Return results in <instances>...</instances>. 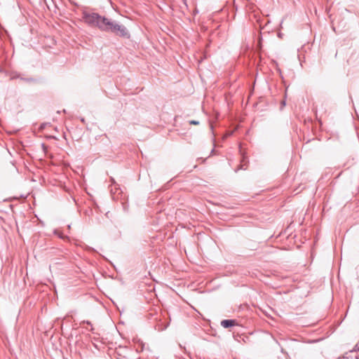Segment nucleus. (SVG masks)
Segmentation results:
<instances>
[{
  "label": "nucleus",
  "mask_w": 359,
  "mask_h": 359,
  "mask_svg": "<svg viewBox=\"0 0 359 359\" xmlns=\"http://www.w3.org/2000/svg\"><path fill=\"white\" fill-rule=\"evenodd\" d=\"M83 20L90 27H96L103 31L107 18L97 13H90L87 11L82 12Z\"/></svg>",
  "instance_id": "1"
},
{
  "label": "nucleus",
  "mask_w": 359,
  "mask_h": 359,
  "mask_svg": "<svg viewBox=\"0 0 359 359\" xmlns=\"http://www.w3.org/2000/svg\"><path fill=\"white\" fill-rule=\"evenodd\" d=\"M103 32H111L124 39H130V34L126 26L107 18Z\"/></svg>",
  "instance_id": "2"
},
{
  "label": "nucleus",
  "mask_w": 359,
  "mask_h": 359,
  "mask_svg": "<svg viewBox=\"0 0 359 359\" xmlns=\"http://www.w3.org/2000/svg\"><path fill=\"white\" fill-rule=\"evenodd\" d=\"M236 320H233V319H226V320H222V322H221V325L224 328L231 327L236 325Z\"/></svg>",
  "instance_id": "3"
},
{
  "label": "nucleus",
  "mask_w": 359,
  "mask_h": 359,
  "mask_svg": "<svg viewBox=\"0 0 359 359\" xmlns=\"http://www.w3.org/2000/svg\"><path fill=\"white\" fill-rule=\"evenodd\" d=\"M110 182H111V185H114V187H114L115 191H114V189L111 188V194H115L116 192L119 189V185L118 184H116L115 180L113 177L110 178Z\"/></svg>",
  "instance_id": "4"
},
{
  "label": "nucleus",
  "mask_w": 359,
  "mask_h": 359,
  "mask_svg": "<svg viewBox=\"0 0 359 359\" xmlns=\"http://www.w3.org/2000/svg\"><path fill=\"white\" fill-rule=\"evenodd\" d=\"M359 351V344H356L350 351L351 353Z\"/></svg>",
  "instance_id": "5"
},
{
  "label": "nucleus",
  "mask_w": 359,
  "mask_h": 359,
  "mask_svg": "<svg viewBox=\"0 0 359 359\" xmlns=\"http://www.w3.org/2000/svg\"><path fill=\"white\" fill-rule=\"evenodd\" d=\"M189 123L191 125H198L199 124V121H195V120H191V121H189Z\"/></svg>",
  "instance_id": "6"
},
{
  "label": "nucleus",
  "mask_w": 359,
  "mask_h": 359,
  "mask_svg": "<svg viewBox=\"0 0 359 359\" xmlns=\"http://www.w3.org/2000/svg\"><path fill=\"white\" fill-rule=\"evenodd\" d=\"M41 147L43 148V151L46 152L47 151V149H48L47 146L45 144H42Z\"/></svg>",
  "instance_id": "7"
},
{
  "label": "nucleus",
  "mask_w": 359,
  "mask_h": 359,
  "mask_svg": "<svg viewBox=\"0 0 359 359\" xmlns=\"http://www.w3.org/2000/svg\"><path fill=\"white\" fill-rule=\"evenodd\" d=\"M54 233L58 235L60 238H63V236L61 234L58 233V231L57 230L54 231Z\"/></svg>",
  "instance_id": "8"
},
{
  "label": "nucleus",
  "mask_w": 359,
  "mask_h": 359,
  "mask_svg": "<svg viewBox=\"0 0 359 359\" xmlns=\"http://www.w3.org/2000/svg\"><path fill=\"white\" fill-rule=\"evenodd\" d=\"M348 353H346L344 355H343V358H346L348 359Z\"/></svg>",
  "instance_id": "9"
},
{
  "label": "nucleus",
  "mask_w": 359,
  "mask_h": 359,
  "mask_svg": "<svg viewBox=\"0 0 359 359\" xmlns=\"http://www.w3.org/2000/svg\"><path fill=\"white\" fill-rule=\"evenodd\" d=\"M83 323H86V324H88V325H91L90 322H89V321H88V320H87V321H83Z\"/></svg>",
  "instance_id": "10"
},
{
  "label": "nucleus",
  "mask_w": 359,
  "mask_h": 359,
  "mask_svg": "<svg viewBox=\"0 0 359 359\" xmlns=\"http://www.w3.org/2000/svg\"><path fill=\"white\" fill-rule=\"evenodd\" d=\"M31 80H32V79H25V78H24V79H23V81H31Z\"/></svg>",
  "instance_id": "11"
},
{
  "label": "nucleus",
  "mask_w": 359,
  "mask_h": 359,
  "mask_svg": "<svg viewBox=\"0 0 359 359\" xmlns=\"http://www.w3.org/2000/svg\"><path fill=\"white\" fill-rule=\"evenodd\" d=\"M241 168H242V166H240L238 169H236V170H235V172H238V170L239 169H241Z\"/></svg>",
  "instance_id": "12"
},
{
  "label": "nucleus",
  "mask_w": 359,
  "mask_h": 359,
  "mask_svg": "<svg viewBox=\"0 0 359 359\" xmlns=\"http://www.w3.org/2000/svg\"><path fill=\"white\" fill-rule=\"evenodd\" d=\"M48 138L55 139V136H49Z\"/></svg>",
  "instance_id": "13"
},
{
  "label": "nucleus",
  "mask_w": 359,
  "mask_h": 359,
  "mask_svg": "<svg viewBox=\"0 0 359 359\" xmlns=\"http://www.w3.org/2000/svg\"><path fill=\"white\" fill-rule=\"evenodd\" d=\"M282 104H283V105H285V101H283V102H282Z\"/></svg>",
  "instance_id": "14"
},
{
  "label": "nucleus",
  "mask_w": 359,
  "mask_h": 359,
  "mask_svg": "<svg viewBox=\"0 0 359 359\" xmlns=\"http://www.w3.org/2000/svg\"><path fill=\"white\" fill-rule=\"evenodd\" d=\"M143 348H144V344H142L141 351H143Z\"/></svg>",
  "instance_id": "15"
},
{
  "label": "nucleus",
  "mask_w": 359,
  "mask_h": 359,
  "mask_svg": "<svg viewBox=\"0 0 359 359\" xmlns=\"http://www.w3.org/2000/svg\"><path fill=\"white\" fill-rule=\"evenodd\" d=\"M214 151H215V149H212L211 150V152H210V153H211V154H212V153H214Z\"/></svg>",
  "instance_id": "16"
},
{
  "label": "nucleus",
  "mask_w": 359,
  "mask_h": 359,
  "mask_svg": "<svg viewBox=\"0 0 359 359\" xmlns=\"http://www.w3.org/2000/svg\"><path fill=\"white\" fill-rule=\"evenodd\" d=\"M355 359H359V355L355 356Z\"/></svg>",
  "instance_id": "17"
},
{
  "label": "nucleus",
  "mask_w": 359,
  "mask_h": 359,
  "mask_svg": "<svg viewBox=\"0 0 359 359\" xmlns=\"http://www.w3.org/2000/svg\"><path fill=\"white\" fill-rule=\"evenodd\" d=\"M90 250L94 251V249L92 248H90Z\"/></svg>",
  "instance_id": "18"
},
{
  "label": "nucleus",
  "mask_w": 359,
  "mask_h": 359,
  "mask_svg": "<svg viewBox=\"0 0 359 359\" xmlns=\"http://www.w3.org/2000/svg\"><path fill=\"white\" fill-rule=\"evenodd\" d=\"M167 327H168V325H165V327H164L163 330H164V329L167 328Z\"/></svg>",
  "instance_id": "19"
}]
</instances>
